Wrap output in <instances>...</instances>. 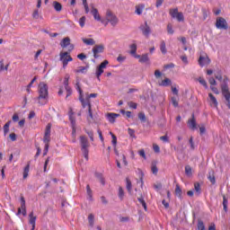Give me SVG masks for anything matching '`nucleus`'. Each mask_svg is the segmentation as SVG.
Segmentation results:
<instances>
[{"instance_id":"f257e3e1","label":"nucleus","mask_w":230,"mask_h":230,"mask_svg":"<svg viewBox=\"0 0 230 230\" xmlns=\"http://www.w3.org/2000/svg\"><path fill=\"white\" fill-rule=\"evenodd\" d=\"M76 91L79 93V101L82 103L83 109H87V121L88 123H91L92 119H94V115H93V107L91 106V98H97L98 93H90L86 96V98H84V91L80 87V83H76L75 84Z\"/></svg>"},{"instance_id":"f03ea898","label":"nucleus","mask_w":230,"mask_h":230,"mask_svg":"<svg viewBox=\"0 0 230 230\" xmlns=\"http://www.w3.org/2000/svg\"><path fill=\"white\" fill-rule=\"evenodd\" d=\"M38 93L37 98L40 105H46L48 103V98L49 96L48 84L44 82H41L38 85Z\"/></svg>"},{"instance_id":"7ed1b4c3","label":"nucleus","mask_w":230,"mask_h":230,"mask_svg":"<svg viewBox=\"0 0 230 230\" xmlns=\"http://www.w3.org/2000/svg\"><path fill=\"white\" fill-rule=\"evenodd\" d=\"M80 143H81V152L83 153L84 159L86 161H89V146H91V145L89 144V140H87V137L81 136Z\"/></svg>"},{"instance_id":"20e7f679","label":"nucleus","mask_w":230,"mask_h":230,"mask_svg":"<svg viewBox=\"0 0 230 230\" xmlns=\"http://www.w3.org/2000/svg\"><path fill=\"white\" fill-rule=\"evenodd\" d=\"M70 53L71 52H69V50L59 53V60L63 64V69L67 67V64H69V62H73V58L69 55Z\"/></svg>"},{"instance_id":"39448f33","label":"nucleus","mask_w":230,"mask_h":230,"mask_svg":"<svg viewBox=\"0 0 230 230\" xmlns=\"http://www.w3.org/2000/svg\"><path fill=\"white\" fill-rule=\"evenodd\" d=\"M169 13L172 19H177L179 22H184V14L181 12L179 13L178 8L170 9Z\"/></svg>"},{"instance_id":"423d86ee","label":"nucleus","mask_w":230,"mask_h":230,"mask_svg":"<svg viewBox=\"0 0 230 230\" xmlns=\"http://www.w3.org/2000/svg\"><path fill=\"white\" fill-rule=\"evenodd\" d=\"M60 46L63 49H65V48H67V51L69 53H71V51H73L75 49V46L73 44H71V39L69 37L64 38L60 41Z\"/></svg>"},{"instance_id":"0eeeda50","label":"nucleus","mask_w":230,"mask_h":230,"mask_svg":"<svg viewBox=\"0 0 230 230\" xmlns=\"http://www.w3.org/2000/svg\"><path fill=\"white\" fill-rule=\"evenodd\" d=\"M106 21H108V22H110L111 26H116V24H118L119 22L118 17L114 13H112L111 10H108L106 12Z\"/></svg>"},{"instance_id":"6e6552de","label":"nucleus","mask_w":230,"mask_h":230,"mask_svg":"<svg viewBox=\"0 0 230 230\" xmlns=\"http://www.w3.org/2000/svg\"><path fill=\"white\" fill-rule=\"evenodd\" d=\"M216 28H217V30H227V28H229L227 21L223 17H217L216 21Z\"/></svg>"},{"instance_id":"1a4fd4ad","label":"nucleus","mask_w":230,"mask_h":230,"mask_svg":"<svg viewBox=\"0 0 230 230\" xmlns=\"http://www.w3.org/2000/svg\"><path fill=\"white\" fill-rule=\"evenodd\" d=\"M198 62L200 67H204V66H209L211 64V59L208 57V54H200Z\"/></svg>"},{"instance_id":"9d476101","label":"nucleus","mask_w":230,"mask_h":230,"mask_svg":"<svg viewBox=\"0 0 230 230\" xmlns=\"http://www.w3.org/2000/svg\"><path fill=\"white\" fill-rule=\"evenodd\" d=\"M49 141H51V124L47 125L43 137L45 145H49Z\"/></svg>"},{"instance_id":"9b49d317","label":"nucleus","mask_w":230,"mask_h":230,"mask_svg":"<svg viewBox=\"0 0 230 230\" xmlns=\"http://www.w3.org/2000/svg\"><path fill=\"white\" fill-rule=\"evenodd\" d=\"M105 50V46L103 45H95L93 48V58H99L100 55H98L99 53H103V51Z\"/></svg>"},{"instance_id":"f8f14e48","label":"nucleus","mask_w":230,"mask_h":230,"mask_svg":"<svg viewBox=\"0 0 230 230\" xmlns=\"http://www.w3.org/2000/svg\"><path fill=\"white\" fill-rule=\"evenodd\" d=\"M108 65H109V61L104 60L102 63H101V65L97 68L95 75H96L98 80H100V77L102 76V75H103V69H105V67H107Z\"/></svg>"},{"instance_id":"ddd939ff","label":"nucleus","mask_w":230,"mask_h":230,"mask_svg":"<svg viewBox=\"0 0 230 230\" xmlns=\"http://www.w3.org/2000/svg\"><path fill=\"white\" fill-rule=\"evenodd\" d=\"M21 213L23 217H26V200L24 197H21V208H18L17 215H21Z\"/></svg>"},{"instance_id":"4468645a","label":"nucleus","mask_w":230,"mask_h":230,"mask_svg":"<svg viewBox=\"0 0 230 230\" xmlns=\"http://www.w3.org/2000/svg\"><path fill=\"white\" fill-rule=\"evenodd\" d=\"M189 128L191 130H196L197 128V120L195 119V113L191 114V119L188 120Z\"/></svg>"},{"instance_id":"2eb2a0df","label":"nucleus","mask_w":230,"mask_h":230,"mask_svg":"<svg viewBox=\"0 0 230 230\" xmlns=\"http://www.w3.org/2000/svg\"><path fill=\"white\" fill-rule=\"evenodd\" d=\"M68 118L71 125H76V118H75V112L73 111V108L69 109Z\"/></svg>"},{"instance_id":"dca6fc26","label":"nucleus","mask_w":230,"mask_h":230,"mask_svg":"<svg viewBox=\"0 0 230 230\" xmlns=\"http://www.w3.org/2000/svg\"><path fill=\"white\" fill-rule=\"evenodd\" d=\"M37 222V217L33 216V212L29 214V223L32 226L31 230H35V223Z\"/></svg>"},{"instance_id":"f3484780","label":"nucleus","mask_w":230,"mask_h":230,"mask_svg":"<svg viewBox=\"0 0 230 230\" xmlns=\"http://www.w3.org/2000/svg\"><path fill=\"white\" fill-rule=\"evenodd\" d=\"M91 13L93 14L95 21H102V16H100V13H98V9L92 7Z\"/></svg>"},{"instance_id":"a211bd4d","label":"nucleus","mask_w":230,"mask_h":230,"mask_svg":"<svg viewBox=\"0 0 230 230\" xmlns=\"http://www.w3.org/2000/svg\"><path fill=\"white\" fill-rule=\"evenodd\" d=\"M208 179L211 182V184H216L217 180L215 178V171L210 170L208 174Z\"/></svg>"},{"instance_id":"6ab92c4d","label":"nucleus","mask_w":230,"mask_h":230,"mask_svg":"<svg viewBox=\"0 0 230 230\" xmlns=\"http://www.w3.org/2000/svg\"><path fill=\"white\" fill-rule=\"evenodd\" d=\"M116 118H119V114L117 113H108L107 119L110 123H114L116 121Z\"/></svg>"},{"instance_id":"aec40b11","label":"nucleus","mask_w":230,"mask_h":230,"mask_svg":"<svg viewBox=\"0 0 230 230\" xmlns=\"http://www.w3.org/2000/svg\"><path fill=\"white\" fill-rule=\"evenodd\" d=\"M151 172L154 175H157V172H159V169L157 168V161L155 160L151 163Z\"/></svg>"},{"instance_id":"412c9836","label":"nucleus","mask_w":230,"mask_h":230,"mask_svg":"<svg viewBox=\"0 0 230 230\" xmlns=\"http://www.w3.org/2000/svg\"><path fill=\"white\" fill-rule=\"evenodd\" d=\"M82 40H83L84 44H86V46H94V44H96V41H94L93 39L83 38Z\"/></svg>"},{"instance_id":"4be33fe9","label":"nucleus","mask_w":230,"mask_h":230,"mask_svg":"<svg viewBox=\"0 0 230 230\" xmlns=\"http://www.w3.org/2000/svg\"><path fill=\"white\" fill-rule=\"evenodd\" d=\"M221 91H222V94H228L229 92V86L227 85V83H224L223 84H221Z\"/></svg>"},{"instance_id":"5701e85b","label":"nucleus","mask_w":230,"mask_h":230,"mask_svg":"<svg viewBox=\"0 0 230 230\" xmlns=\"http://www.w3.org/2000/svg\"><path fill=\"white\" fill-rule=\"evenodd\" d=\"M174 193L176 197H178L179 199H182V190L181 189V186H179V184H176Z\"/></svg>"},{"instance_id":"b1692460","label":"nucleus","mask_w":230,"mask_h":230,"mask_svg":"<svg viewBox=\"0 0 230 230\" xmlns=\"http://www.w3.org/2000/svg\"><path fill=\"white\" fill-rule=\"evenodd\" d=\"M143 10H145V5L143 4L136 5L135 13H137V15H141V13H143Z\"/></svg>"},{"instance_id":"393cba45","label":"nucleus","mask_w":230,"mask_h":230,"mask_svg":"<svg viewBox=\"0 0 230 230\" xmlns=\"http://www.w3.org/2000/svg\"><path fill=\"white\" fill-rule=\"evenodd\" d=\"M129 55H136V53L137 52V45L136 43H132L129 46Z\"/></svg>"},{"instance_id":"a878e982","label":"nucleus","mask_w":230,"mask_h":230,"mask_svg":"<svg viewBox=\"0 0 230 230\" xmlns=\"http://www.w3.org/2000/svg\"><path fill=\"white\" fill-rule=\"evenodd\" d=\"M35 82H37V76H34L31 83L27 85L26 91L28 94L31 93V87L33 86V84H35Z\"/></svg>"},{"instance_id":"bb28decb","label":"nucleus","mask_w":230,"mask_h":230,"mask_svg":"<svg viewBox=\"0 0 230 230\" xmlns=\"http://www.w3.org/2000/svg\"><path fill=\"white\" fill-rule=\"evenodd\" d=\"M162 87H168V85H172V80L170 78H165L159 84Z\"/></svg>"},{"instance_id":"cd10ccee","label":"nucleus","mask_w":230,"mask_h":230,"mask_svg":"<svg viewBox=\"0 0 230 230\" xmlns=\"http://www.w3.org/2000/svg\"><path fill=\"white\" fill-rule=\"evenodd\" d=\"M30 164L31 163L28 162L27 165L23 169V179H28V174L30 173Z\"/></svg>"},{"instance_id":"c85d7f7f","label":"nucleus","mask_w":230,"mask_h":230,"mask_svg":"<svg viewBox=\"0 0 230 230\" xmlns=\"http://www.w3.org/2000/svg\"><path fill=\"white\" fill-rule=\"evenodd\" d=\"M208 96L214 107H218V102L217 101V98L215 97V95H213V93H208Z\"/></svg>"},{"instance_id":"c756f323","label":"nucleus","mask_w":230,"mask_h":230,"mask_svg":"<svg viewBox=\"0 0 230 230\" xmlns=\"http://www.w3.org/2000/svg\"><path fill=\"white\" fill-rule=\"evenodd\" d=\"M53 7L56 10V12H62V4L61 3L54 1Z\"/></svg>"},{"instance_id":"7c9ffc66","label":"nucleus","mask_w":230,"mask_h":230,"mask_svg":"<svg viewBox=\"0 0 230 230\" xmlns=\"http://www.w3.org/2000/svg\"><path fill=\"white\" fill-rule=\"evenodd\" d=\"M10 125H12V120L7 121L4 126V134L6 136L10 132Z\"/></svg>"},{"instance_id":"2f4dec72","label":"nucleus","mask_w":230,"mask_h":230,"mask_svg":"<svg viewBox=\"0 0 230 230\" xmlns=\"http://www.w3.org/2000/svg\"><path fill=\"white\" fill-rule=\"evenodd\" d=\"M126 188L128 193H132V181L128 178H126Z\"/></svg>"},{"instance_id":"473e14b6","label":"nucleus","mask_w":230,"mask_h":230,"mask_svg":"<svg viewBox=\"0 0 230 230\" xmlns=\"http://www.w3.org/2000/svg\"><path fill=\"white\" fill-rule=\"evenodd\" d=\"M111 136V145L116 147V145H118V137H116V135H114V133L110 132Z\"/></svg>"},{"instance_id":"72a5a7b5","label":"nucleus","mask_w":230,"mask_h":230,"mask_svg":"<svg viewBox=\"0 0 230 230\" xmlns=\"http://www.w3.org/2000/svg\"><path fill=\"white\" fill-rule=\"evenodd\" d=\"M185 174L187 175V177H191V175H193L191 166L190 165L185 166Z\"/></svg>"},{"instance_id":"f704fd0d","label":"nucleus","mask_w":230,"mask_h":230,"mask_svg":"<svg viewBox=\"0 0 230 230\" xmlns=\"http://www.w3.org/2000/svg\"><path fill=\"white\" fill-rule=\"evenodd\" d=\"M160 51L163 53V55H166L167 50H166V43L164 41L161 42L160 45Z\"/></svg>"},{"instance_id":"c9c22d12","label":"nucleus","mask_w":230,"mask_h":230,"mask_svg":"<svg viewBox=\"0 0 230 230\" xmlns=\"http://www.w3.org/2000/svg\"><path fill=\"white\" fill-rule=\"evenodd\" d=\"M89 66H79L78 69L75 70V73H86Z\"/></svg>"},{"instance_id":"e433bc0d","label":"nucleus","mask_w":230,"mask_h":230,"mask_svg":"<svg viewBox=\"0 0 230 230\" xmlns=\"http://www.w3.org/2000/svg\"><path fill=\"white\" fill-rule=\"evenodd\" d=\"M223 96L226 99V105L230 109V93H225Z\"/></svg>"},{"instance_id":"4c0bfd02","label":"nucleus","mask_w":230,"mask_h":230,"mask_svg":"<svg viewBox=\"0 0 230 230\" xmlns=\"http://www.w3.org/2000/svg\"><path fill=\"white\" fill-rule=\"evenodd\" d=\"M227 198H226V195L223 194V208H224V211L227 212Z\"/></svg>"},{"instance_id":"58836bf2","label":"nucleus","mask_w":230,"mask_h":230,"mask_svg":"<svg viewBox=\"0 0 230 230\" xmlns=\"http://www.w3.org/2000/svg\"><path fill=\"white\" fill-rule=\"evenodd\" d=\"M86 193H87L90 200H92L93 199V190H91L90 185H86Z\"/></svg>"},{"instance_id":"ea45409f","label":"nucleus","mask_w":230,"mask_h":230,"mask_svg":"<svg viewBox=\"0 0 230 230\" xmlns=\"http://www.w3.org/2000/svg\"><path fill=\"white\" fill-rule=\"evenodd\" d=\"M64 85H65V89L70 88L69 87V75H67V74L65 75Z\"/></svg>"},{"instance_id":"a19ab883","label":"nucleus","mask_w":230,"mask_h":230,"mask_svg":"<svg viewBox=\"0 0 230 230\" xmlns=\"http://www.w3.org/2000/svg\"><path fill=\"white\" fill-rule=\"evenodd\" d=\"M88 222H89L91 227H93V226H94V215L90 214L88 216Z\"/></svg>"},{"instance_id":"79ce46f5","label":"nucleus","mask_w":230,"mask_h":230,"mask_svg":"<svg viewBox=\"0 0 230 230\" xmlns=\"http://www.w3.org/2000/svg\"><path fill=\"white\" fill-rule=\"evenodd\" d=\"M123 197H125V191L122 187H119V198L120 200H123Z\"/></svg>"},{"instance_id":"37998d69","label":"nucleus","mask_w":230,"mask_h":230,"mask_svg":"<svg viewBox=\"0 0 230 230\" xmlns=\"http://www.w3.org/2000/svg\"><path fill=\"white\" fill-rule=\"evenodd\" d=\"M198 229L206 230V226H204V222L202 220L198 221Z\"/></svg>"},{"instance_id":"c03bdc74","label":"nucleus","mask_w":230,"mask_h":230,"mask_svg":"<svg viewBox=\"0 0 230 230\" xmlns=\"http://www.w3.org/2000/svg\"><path fill=\"white\" fill-rule=\"evenodd\" d=\"M132 57H134L135 58H139V62L141 64H143V62H145V56H140V55H137V54H132Z\"/></svg>"},{"instance_id":"a18cd8bd","label":"nucleus","mask_w":230,"mask_h":230,"mask_svg":"<svg viewBox=\"0 0 230 230\" xmlns=\"http://www.w3.org/2000/svg\"><path fill=\"white\" fill-rule=\"evenodd\" d=\"M128 134L130 137L136 138V131L130 128H128Z\"/></svg>"},{"instance_id":"49530a36","label":"nucleus","mask_w":230,"mask_h":230,"mask_svg":"<svg viewBox=\"0 0 230 230\" xmlns=\"http://www.w3.org/2000/svg\"><path fill=\"white\" fill-rule=\"evenodd\" d=\"M199 84H201V85H203V87H205L206 89H208V83L205 81L204 78L199 77Z\"/></svg>"},{"instance_id":"de8ad7c7","label":"nucleus","mask_w":230,"mask_h":230,"mask_svg":"<svg viewBox=\"0 0 230 230\" xmlns=\"http://www.w3.org/2000/svg\"><path fill=\"white\" fill-rule=\"evenodd\" d=\"M85 21H86V18L85 16H83L79 19V25L84 28V26H85Z\"/></svg>"},{"instance_id":"09e8293b","label":"nucleus","mask_w":230,"mask_h":230,"mask_svg":"<svg viewBox=\"0 0 230 230\" xmlns=\"http://www.w3.org/2000/svg\"><path fill=\"white\" fill-rule=\"evenodd\" d=\"M173 28L172 27V23H169L167 25V33H169L170 35H173Z\"/></svg>"},{"instance_id":"8fccbe9b","label":"nucleus","mask_w":230,"mask_h":230,"mask_svg":"<svg viewBox=\"0 0 230 230\" xmlns=\"http://www.w3.org/2000/svg\"><path fill=\"white\" fill-rule=\"evenodd\" d=\"M171 101H172L173 107H179V102L177 101V98L172 97Z\"/></svg>"},{"instance_id":"3c124183","label":"nucleus","mask_w":230,"mask_h":230,"mask_svg":"<svg viewBox=\"0 0 230 230\" xmlns=\"http://www.w3.org/2000/svg\"><path fill=\"white\" fill-rule=\"evenodd\" d=\"M128 105L130 109H137V103L134 102H128Z\"/></svg>"},{"instance_id":"603ef678","label":"nucleus","mask_w":230,"mask_h":230,"mask_svg":"<svg viewBox=\"0 0 230 230\" xmlns=\"http://www.w3.org/2000/svg\"><path fill=\"white\" fill-rule=\"evenodd\" d=\"M85 132H86V134H88L91 141H94V133L91 130L90 131L85 130Z\"/></svg>"},{"instance_id":"864d4df0","label":"nucleus","mask_w":230,"mask_h":230,"mask_svg":"<svg viewBox=\"0 0 230 230\" xmlns=\"http://www.w3.org/2000/svg\"><path fill=\"white\" fill-rule=\"evenodd\" d=\"M194 190H195V191H197V193H200V183L196 182L194 184Z\"/></svg>"},{"instance_id":"5fc2aeb1","label":"nucleus","mask_w":230,"mask_h":230,"mask_svg":"<svg viewBox=\"0 0 230 230\" xmlns=\"http://www.w3.org/2000/svg\"><path fill=\"white\" fill-rule=\"evenodd\" d=\"M120 112H121V114H126L127 118H132L131 111H125V110H121Z\"/></svg>"},{"instance_id":"6e6d98bb","label":"nucleus","mask_w":230,"mask_h":230,"mask_svg":"<svg viewBox=\"0 0 230 230\" xmlns=\"http://www.w3.org/2000/svg\"><path fill=\"white\" fill-rule=\"evenodd\" d=\"M199 134L200 136H203V134H206V127L204 125H201L199 127Z\"/></svg>"},{"instance_id":"4d7b16f0","label":"nucleus","mask_w":230,"mask_h":230,"mask_svg":"<svg viewBox=\"0 0 230 230\" xmlns=\"http://www.w3.org/2000/svg\"><path fill=\"white\" fill-rule=\"evenodd\" d=\"M9 137H10L11 141H17V135H15V133H11L9 135Z\"/></svg>"},{"instance_id":"13d9d810","label":"nucleus","mask_w":230,"mask_h":230,"mask_svg":"<svg viewBox=\"0 0 230 230\" xmlns=\"http://www.w3.org/2000/svg\"><path fill=\"white\" fill-rule=\"evenodd\" d=\"M49 151V144H45V148L43 152V155H48V152Z\"/></svg>"},{"instance_id":"bf43d9fd","label":"nucleus","mask_w":230,"mask_h":230,"mask_svg":"<svg viewBox=\"0 0 230 230\" xmlns=\"http://www.w3.org/2000/svg\"><path fill=\"white\" fill-rule=\"evenodd\" d=\"M153 148L155 154H159V152H161L160 147L157 146V144L153 145Z\"/></svg>"},{"instance_id":"052dcab7","label":"nucleus","mask_w":230,"mask_h":230,"mask_svg":"<svg viewBox=\"0 0 230 230\" xmlns=\"http://www.w3.org/2000/svg\"><path fill=\"white\" fill-rule=\"evenodd\" d=\"M138 177L140 179L141 181V186H143V171L138 169Z\"/></svg>"},{"instance_id":"680f3d73","label":"nucleus","mask_w":230,"mask_h":230,"mask_svg":"<svg viewBox=\"0 0 230 230\" xmlns=\"http://www.w3.org/2000/svg\"><path fill=\"white\" fill-rule=\"evenodd\" d=\"M77 58H79V60H85V58H87V56H85V54L84 53H81L77 55Z\"/></svg>"},{"instance_id":"e2e57ef3","label":"nucleus","mask_w":230,"mask_h":230,"mask_svg":"<svg viewBox=\"0 0 230 230\" xmlns=\"http://www.w3.org/2000/svg\"><path fill=\"white\" fill-rule=\"evenodd\" d=\"M162 75H163V74L161 73L160 70H155V78H161Z\"/></svg>"},{"instance_id":"0e129e2a","label":"nucleus","mask_w":230,"mask_h":230,"mask_svg":"<svg viewBox=\"0 0 230 230\" xmlns=\"http://www.w3.org/2000/svg\"><path fill=\"white\" fill-rule=\"evenodd\" d=\"M150 27L148 26V24H146V22L145 23V33L146 35H148V33H150Z\"/></svg>"},{"instance_id":"69168bd1","label":"nucleus","mask_w":230,"mask_h":230,"mask_svg":"<svg viewBox=\"0 0 230 230\" xmlns=\"http://www.w3.org/2000/svg\"><path fill=\"white\" fill-rule=\"evenodd\" d=\"M208 83L210 84V85H217V81L215 80L214 77H210L208 79Z\"/></svg>"},{"instance_id":"338daca9","label":"nucleus","mask_w":230,"mask_h":230,"mask_svg":"<svg viewBox=\"0 0 230 230\" xmlns=\"http://www.w3.org/2000/svg\"><path fill=\"white\" fill-rule=\"evenodd\" d=\"M13 121H14V123H17V121H19V114L14 113L13 115Z\"/></svg>"},{"instance_id":"774afa93","label":"nucleus","mask_w":230,"mask_h":230,"mask_svg":"<svg viewBox=\"0 0 230 230\" xmlns=\"http://www.w3.org/2000/svg\"><path fill=\"white\" fill-rule=\"evenodd\" d=\"M174 150L178 152V154H182V152H184V147L183 146H181V148L174 147Z\"/></svg>"}]
</instances>
